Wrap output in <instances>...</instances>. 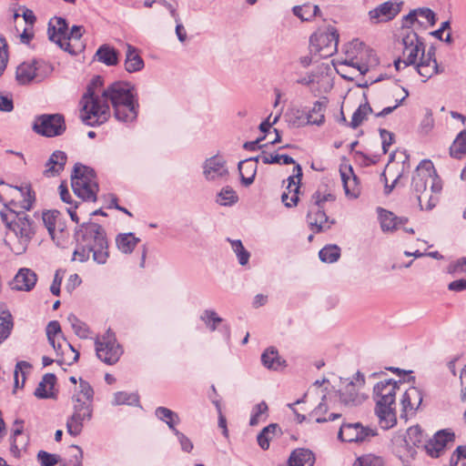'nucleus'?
<instances>
[{"instance_id": "obj_1", "label": "nucleus", "mask_w": 466, "mask_h": 466, "mask_svg": "<svg viewBox=\"0 0 466 466\" xmlns=\"http://www.w3.org/2000/svg\"><path fill=\"white\" fill-rule=\"evenodd\" d=\"M76 247L73 259L86 262L92 253L93 259L98 264H105L108 258V243L104 228L95 223L86 222L76 230Z\"/></svg>"}, {"instance_id": "obj_2", "label": "nucleus", "mask_w": 466, "mask_h": 466, "mask_svg": "<svg viewBox=\"0 0 466 466\" xmlns=\"http://www.w3.org/2000/svg\"><path fill=\"white\" fill-rule=\"evenodd\" d=\"M102 102L108 104L110 101L115 117L118 121L131 123L137 119L139 105L128 83H113L102 92Z\"/></svg>"}, {"instance_id": "obj_3", "label": "nucleus", "mask_w": 466, "mask_h": 466, "mask_svg": "<svg viewBox=\"0 0 466 466\" xmlns=\"http://www.w3.org/2000/svg\"><path fill=\"white\" fill-rule=\"evenodd\" d=\"M400 384V381L390 379L378 382L373 388L375 413L384 430L390 429L397 423L395 400Z\"/></svg>"}, {"instance_id": "obj_4", "label": "nucleus", "mask_w": 466, "mask_h": 466, "mask_svg": "<svg viewBox=\"0 0 466 466\" xmlns=\"http://www.w3.org/2000/svg\"><path fill=\"white\" fill-rule=\"evenodd\" d=\"M0 217L5 227L14 233L15 242L13 244V251L16 255L24 254L37 231L35 219L25 211L17 212L10 209V213L0 211Z\"/></svg>"}, {"instance_id": "obj_5", "label": "nucleus", "mask_w": 466, "mask_h": 466, "mask_svg": "<svg viewBox=\"0 0 466 466\" xmlns=\"http://www.w3.org/2000/svg\"><path fill=\"white\" fill-rule=\"evenodd\" d=\"M103 86V78L96 76L87 85L86 91L83 95L80 104L82 106L81 119L87 126H97L105 123L109 116L108 104L103 100V96L96 94V89Z\"/></svg>"}, {"instance_id": "obj_6", "label": "nucleus", "mask_w": 466, "mask_h": 466, "mask_svg": "<svg viewBox=\"0 0 466 466\" xmlns=\"http://www.w3.org/2000/svg\"><path fill=\"white\" fill-rule=\"evenodd\" d=\"M94 390L90 384L80 379L78 390L72 396L73 413L66 421L67 432L72 436L81 433L85 420L93 415Z\"/></svg>"}, {"instance_id": "obj_7", "label": "nucleus", "mask_w": 466, "mask_h": 466, "mask_svg": "<svg viewBox=\"0 0 466 466\" xmlns=\"http://www.w3.org/2000/svg\"><path fill=\"white\" fill-rule=\"evenodd\" d=\"M71 185L74 193L84 200L96 201L98 184L96 173L89 167L76 163L71 174Z\"/></svg>"}, {"instance_id": "obj_8", "label": "nucleus", "mask_w": 466, "mask_h": 466, "mask_svg": "<svg viewBox=\"0 0 466 466\" xmlns=\"http://www.w3.org/2000/svg\"><path fill=\"white\" fill-rule=\"evenodd\" d=\"M428 185L432 193L439 194L442 188L441 181L438 177L431 160L424 159L417 167L412 177L411 187L422 207V195L426 192Z\"/></svg>"}, {"instance_id": "obj_9", "label": "nucleus", "mask_w": 466, "mask_h": 466, "mask_svg": "<svg viewBox=\"0 0 466 466\" xmlns=\"http://www.w3.org/2000/svg\"><path fill=\"white\" fill-rule=\"evenodd\" d=\"M339 33L333 26L315 32L309 38L311 51L321 57H328L337 52Z\"/></svg>"}, {"instance_id": "obj_10", "label": "nucleus", "mask_w": 466, "mask_h": 466, "mask_svg": "<svg viewBox=\"0 0 466 466\" xmlns=\"http://www.w3.org/2000/svg\"><path fill=\"white\" fill-rule=\"evenodd\" d=\"M32 128L40 136L55 137L63 135L66 126L62 114H43L35 117Z\"/></svg>"}, {"instance_id": "obj_11", "label": "nucleus", "mask_w": 466, "mask_h": 466, "mask_svg": "<svg viewBox=\"0 0 466 466\" xmlns=\"http://www.w3.org/2000/svg\"><path fill=\"white\" fill-rule=\"evenodd\" d=\"M96 351L97 358L108 365L116 363L123 353L114 333L109 330L96 341Z\"/></svg>"}, {"instance_id": "obj_12", "label": "nucleus", "mask_w": 466, "mask_h": 466, "mask_svg": "<svg viewBox=\"0 0 466 466\" xmlns=\"http://www.w3.org/2000/svg\"><path fill=\"white\" fill-rule=\"evenodd\" d=\"M377 435L376 429L370 426H363L360 422L342 424L339 438L347 442H363L369 441Z\"/></svg>"}, {"instance_id": "obj_13", "label": "nucleus", "mask_w": 466, "mask_h": 466, "mask_svg": "<svg viewBox=\"0 0 466 466\" xmlns=\"http://www.w3.org/2000/svg\"><path fill=\"white\" fill-rule=\"evenodd\" d=\"M404 66L416 64L419 54L424 51V43L413 30L406 29L402 35Z\"/></svg>"}, {"instance_id": "obj_14", "label": "nucleus", "mask_w": 466, "mask_h": 466, "mask_svg": "<svg viewBox=\"0 0 466 466\" xmlns=\"http://www.w3.org/2000/svg\"><path fill=\"white\" fill-rule=\"evenodd\" d=\"M355 380H346L343 388L339 390L340 401L345 405H358L363 400L359 390L364 385V375L358 371Z\"/></svg>"}, {"instance_id": "obj_15", "label": "nucleus", "mask_w": 466, "mask_h": 466, "mask_svg": "<svg viewBox=\"0 0 466 466\" xmlns=\"http://www.w3.org/2000/svg\"><path fill=\"white\" fill-rule=\"evenodd\" d=\"M44 62L33 60L24 62L16 68L15 78L20 85H27L33 81L41 82L45 75L41 73Z\"/></svg>"}, {"instance_id": "obj_16", "label": "nucleus", "mask_w": 466, "mask_h": 466, "mask_svg": "<svg viewBox=\"0 0 466 466\" xmlns=\"http://www.w3.org/2000/svg\"><path fill=\"white\" fill-rule=\"evenodd\" d=\"M67 23L66 19L62 17L56 18V23L52 22L48 25V38L56 43L61 49L74 54L75 50L69 43V37H67Z\"/></svg>"}, {"instance_id": "obj_17", "label": "nucleus", "mask_w": 466, "mask_h": 466, "mask_svg": "<svg viewBox=\"0 0 466 466\" xmlns=\"http://www.w3.org/2000/svg\"><path fill=\"white\" fill-rule=\"evenodd\" d=\"M422 400L423 394L420 389L416 387H410L405 390L400 400V404L402 407L400 418L407 420L409 416L414 415L416 410L420 406Z\"/></svg>"}, {"instance_id": "obj_18", "label": "nucleus", "mask_w": 466, "mask_h": 466, "mask_svg": "<svg viewBox=\"0 0 466 466\" xmlns=\"http://www.w3.org/2000/svg\"><path fill=\"white\" fill-rule=\"evenodd\" d=\"M453 439V433L441 430L435 433L432 439L426 441L423 447L429 456L439 458L444 452L447 444Z\"/></svg>"}, {"instance_id": "obj_19", "label": "nucleus", "mask_w": 466, "mask_h": 466, "mask_svg": "<svg viewBox=\"0 0 466 466\" xmlns=\"http://www.w3.org/2000/svg\"><path fill=\"white\" fill-rule=\"evenodd\" d=\"M0 185L5 186V190L2 193H0V202L4 204L5 212L10 213V209H13L12 206H15L14 200L8 201L5 196L15 190H18L22 194L26 193V197L22 201V208L25 210H29L32 208L33 203L35 201V193L31 190L30 187H12L9 185H5L4 181H0Z\"/></svg>"}, {"instance_id": "obj_20", "label": "nucleus", "mask_w": 466, "mask_h": 466, "mask_svg": "<svg viewBox=\"0 0 466 466\" xmlns=\"http://www.w3.org/2000/svg\"><path fill=\"white\" fill-rule=\"evenodd\" d=\"M307 222L314 233H319L329 229L334 223V220H329L324 208H319L318 206H309Z\"/></svg>"}, {"instance_id": "obj_21", "label": "nucleus", "mask_w": 466, "mask_h": 466, "mask_svg": "<svg viewBox=\"0 0 466 466\" xmlns=\"http://www.w3.org/2000/svg\"><path fill=\"white\" fill-rule=\"evenodd\" d=\"M203 169V174L208 180H217L228 175L226 161L219 156L208 158L204 163Z\"/></svg>"}, {"instance_id": "obj_22", "label": "nucleus", "mask_w": 466, "mask_h": 466, "mask_svg": "<svg viewBox=\"0 0 466 466\" xmlns=\"http://www.w3.org/2000/svg\"><path fill=\"white\" fill-rule=\"evenodd\" d=\"M400 5L392 1L385 2L369 12L370 18L374 23L390 21L400 12Z\"/></svg>"}, {"instance_id": "obj_23", "label": "nucleus", "mask_w": 466, "mask_h": 466, "mask_svg": "<svg viewBox=\"0 0 466 466\" xmlns=\"http://www.w3.org/2000/svg\"><path fill=\"white\" fill-rule=\"evenodd\" d=\"M339 173L345 194L348 197L357 198L360 194V187L359 178L354 174L351 166H340Z\"/></svg>"}, {"instance_id": "obj_24", "label": "nucleus", "mask_w": 466, "mask_h": 466, "mask_svg": "<svg viewBox=\"0 0 466 466\" xmlns=\"http://www.w3.org/2000/svg\"><path fill=\"white\" fill-rule=\"evenodd\" d=\"M37 281L36 273L31 268H22L15 274L12 285L13 289L21 291H30Z\"/></svg>"}, {"instance_id": "obj_25", "label": "nucleus", "mask_w": 466, "mask_h": 466, "mask_svg": "<svg viewBox=\"0 0 466 466\" xmlns=\"http://www.w3.org/2000/svg\"><path fill=\"white\" fill-rule=\"evenodd\" d=\"M380 228L383 232H393L399 228L400 225L408 221L406 217H397L391 211L386 210L382 208L377 209Z\"/></svg>"}, {"instance_id": "obj_26", "label": "nucleus", "mask_w": 466, "mask_h": 466, "mask_svg": "<svg viewBox=\"0 0 466 466\" xmlns=\"http://www.w3.org/2000/svg\"><path fill=\"white\" fill-rule=\"evenodd\" d=\"M126 57L124 67L128 73H136L141 71L145 66V62L137 47L130 44H127Z\"/></svg>"}, {"instance_id": "obj_27", "label": "nucleus", "mask_w": 466, "mask_h": 466, "mask_svg": "<svg viewBox=\"0 0 466 466\" xmlns=\"http://www.w3.org/2000/svg\"><path fill=\"white\" fill-rule=\"evenodd\" d=\"M67 156L64 151L56 150L46 162V168L44 171L46 177H55L64 170Z\"/></svg>"}, {"instance_id": "obj_28", "label": "nucleus", "mask_w": 466, "mask_h": 466, "mask_svg": "<svg viewBox=\"0 0 466 466\" xmlns=\"http://www.w3.org/2000/svg\"><path fill=\"white\" fill-rule=\"evenodd\" d=\"M261 362L265 368L272 370H279L286 367V360L279 355V351L274 347L264 350L261 355Z\"/></svg>"}, {"instance_id": "obj_29", "label": "nucleus", "mask_w": 466, "mask_h": 466, "mask_svg": "<svg viewBox=\"0 0 466 466\" xmlns=\"http://www.w3.org/2000/svg\"><path fill=\"white\" fill-rule=\"evenodd\" d=\"M56 382V377L55 374H45L42 378V380L39 382L37 388L35 389V395L39 399L54 398L55 393L53 390Z\"/></svg>"}, {"instance_id": "obj_30", "label": "nucleus", "mask_w": 466, "mask_h": 466, "mask_svg": "<svg viewBox=\"0 0 466 466\" xmlns=\"http://www.w3.org/2000/svg\"><path fill=\"white\" fill-rule=\"evenodd\" d=\"M118 56L119 53L116 49L104 44L96 50L95 58L108 66H113L118 64Z\"/></svg>"}, {"instance_id": "obj_31", "label": "nucleus", "mask_w": 466, "mask_h": 466, "mask_svg": "<svg viewBox=\"0 0 466 466\" xmlns=\"http://www.w3.org/2000/svg\"><path fill=\"white\" fill-rule=\"evenodd\" d=\"M314 462V454L306 449L295 450L289 459V466H313Z\"/></svg>"}, {"instance_id": "obj_32", "label": "nucleus", "mask_w": 466, "mask_h": 466, "mask_svg": "<svg viewBox=\"0 0 466 466\" xmlns=\"http://www.w3.org/2000/svg\"><path fill=\"white\" fill-rule=\"evenodd\" d=\"M238 167L242 184L246 187L250 186L254 182L257 172L256 163L251 159H244L238 163Z\"/></svg>"}, {"instance_id": "obj_33", "label": "nucleus", "mask_w": 466, "mask_h": 466, "mask_svg": "<svg viewBox=\"0 0 466 466\" xmlns=\"http://www.w3.org/2000/svg\"><path fill=\"white\" fill-rule=\"evenodd\" d=\"M46 336L50 345L54 348L56 354H63L62 350V343L59 341V337H61V327L58 321L52 320L46 326Z\"/></svg>"}, {"instance_id": "obj_34", "label": "nucleus", "mask_w": 466, "mask_h": 466, "mask_svg": "<svg viewBox=\"0 0 466 466\" xmlns=\"http://www.w3.org/2000/svg\"><path fill=\"white\" fill-rule=\"evenodd\" d=\"M327 101H316L307 114V124L321 126L325 122L324 112Z\"/></svg>"}, {"instance_id": "obj_35", "label": "nucleus", "mask_w": 466, "mask_h": 466, "mask_svg": "<svg viewBox=\"0 0 466 466\" xmlns=\"http://www.w3.org/2000/svg\"><path fill=\"white\" fill-rule=\"evenodd\" d=\"M139 242L133 233L119 234L116 238L117 248L125 254H130Z\"/></svg>"}, {"instance_id": "obj_36", "label": "nucleus", "mask_w": 466, "mask_h": 466, "mask_svg": "<svg viewBox=\"0 0 466 466\" xmlns=\"http://www.w3.org/2000/svg\"><path fill=\"white\" fill-rule=\"evenodd\" d=\"M325 399L326 395L322 394L321 402L309 413V416L315 418V420L318 423L332 421L341 416L339 413H330L328 417L324 416L328 411V405L325 402Z\"/></svg>"}, {"instance_id": "obj_37", "label": "nucleus", "mask_w": 466, "mask_h": 466, "mask_svg": "<svg viewBox=\"0 0 466 466\" xmlns=\"http://www.w3.org/2000/svg\"><path fill=\"white\" fill-rule=\"evenodd\" d=\"M280 431V428L277 423H271L265 427L257 436L258 446L267 451L269 448L270 441Z\"/></svg>"}, {"instance_id": "obj_38", "label": "nucleus", "mask_w": 466, "mask_h": 466, "mask_svg": "<svg viewBox=\"0 0 466 466\" xmlns=\"http://www.w3.org/2000/svg\"><path fill=\"white\" fill-rule=\"evenodd\" d=\"M155 415L158 420L167 423L172 431L177 430L176 425L180 422L178 414L166 407L157 408L155 410Z\"/></svg>"}, {"instance_id": "obj_39", "label": "nucleus", "mask_w": 466, "mask_h": 466, "mask_svg": "<svg viewBox=\"0 0 466 466\" xmlns=\"http://www.w3.org/2000/svg\"><path fill=\"white\" fill-rule=\"evenodd\" d=\"M367 61L366 62H358L351 60L349 65L357 68L361 75H365L370 67H375L379 64V58L377 57L376 53L372 49H367Z\"/></svg>"}, {"instance_id": "obj_40", "label": "nucleus", "mask_w": 466, "mask_h": 466, "mask_svg": "<svg viewBox=\"0 0 466 466\" xmlns=\"http://www.w3.org/2000/svg\"><path fill=\"white\" fill-rule=\"evenodd\" d=\"M450 154L452 157L461 158L466 154V129H462L457 135L450 147Z\"/></svg>"}, {"instance_id": "obj_41", "label": "nucleus", "mask_w": 466, "mask_h": 466, "mask_svg": "<svg viewBox=\"0 0 466 466\" xmlns=\"http://www.w3.org/2000/svg\"><path fill=\"white\" fill-rule=\"evenodd\" d=\"M405 442L407 445H413L416 447L424 446L425 436L419 425L410 427L405 436Z\"/></svg>"}, {"instance_id": "obj_42", "label": "nucleus", "mask_w": 466, "mask_h": 466, "mask_svg": "<svg viewBox=\"0 0 466 466\" xmlns=\"http://www.w3.org/2000/svg\"><path fill=\"white\" fill-rule=\"evenodd\" d=\"M13 326L14 323L11 313L3 310L0 314V345L10 336Z\"/></svg>"}, {"instance_id": "obj_43", "label": "nucleus", "mask_w": 466, "mask_h": 466, "mask_svg": "<svg viewBox=\"0 0 466 466\" xmlns=\"http://www.w3.org/2000/svg\"><path fill=\"white\" fill-rule=\"evenodd\" d=\"M238 197L231 187H224L217 195V202L221 206H232L237 203Z\"/></svg>"}, {"instance_id": "obj_44", "label": "nucleus", "mask_w": 466, "mask_h": 466, "mask_svg": "<svg viewBox=\"0 0 466 466\" xmlns=\"http://www.w3.org/2000/svg\"><path fill=\"white\" fill-rule=\"evenodd\" d=\"M371 112L372 108L367 101L364 104L360 105L352 115L350 126L354 129L357 128L366 119L368 114Z\"/></svg>"}, {"instance_id": "obj_45", "label": "nucleus", "mask_w": 466, "mask_h": 466, "mask_svg": "<svg viewBox=\"0 0 466 466\" xmlns=\"http://www.w3.org/2000/svg\"><path fill=\"white\" fill-rule=\"evenodd\" d=\"M321 261L326 263H333L340 257V248L336 245H329L321 248L319 252Z\"/></svg>"}, {"instance_id": "obj_46", "label": "nucleus", "mask_w": 466, "mask_h": 466, "mask_svg": "<svg viewBox=\"0 0 466 466\" xmlns=\"http://www.w3.org/2000/svg\"><path fill=\"white\" fill-rule=\"evenodd\" d=\"M67 321L70 323L74 332L76 336L81 339H86L89 335V329L87 325L81 321L76 315L69 314L67 317Z\"/></svg>"}, {"instance_id": "obj_47", "label": "nucleus", "mask_w": 466, "mask_h": 466, "mask_svg": "<svg viewBox=\"0 0 466 466\" xmlns=\"http://www.w3.org/2000/svg\"><path fill=\"white\" fill-rule=\"evenodd\" d=\"M139 403V397L134 392L118 391L114 395V405H135L137 406Z\"/></svg>"}, {"instance_id": "obj_48", "label": "nucleus", "mask_w": 466, "mask_h": 466, "mask_svg": "<svg viewBox=\"0 0 466 466\" xmlns=\"http://www.w3.org/2000/svg\"><path fill=\"white\" fill-rule=\"evenodd\" d=\"M200 319L211 330L215 331L223 319L213 309H206L200 316Z\"/></svg>"}, {"instance_id": "obj_49", "label": "nucleus", "mask_w": 466, "mask_h": 466, "mask_svg": "<svg viewBox=\"0 0 466 466\" xmlns=\"http://www.w3.org/2000/svg\"><path fill=\"white\" fill-rule=\"evenodd\" d=\"M231 248L233 251L235 252L238 262L241 266H245L248 263L250 254L249 252L244 248L241 240H230Z\"/></svg>"}, {"instance_id": "obj_50", "label": "nucleus", "mask_w": 466, "mask_h": 466, "mask_svg": "<svg viewBox=\"0 0 466 466\" xmlns=\"http://www.w3.org/2000/svg\"><path fill=\"white\" fill-rule=\"evenodd\" d=\"M59 211L57 210H48L43 212L42 220L46 228L49 235L54 238L55 230H56V222L59 216Z\"/></svg>"}, {"instance_id": "obj_51", "label": "nucleus", "mask_w": 466, "mask_h": 466, "mask_svg": "<svg viewBox=\"0 0 466 466\" xmlns=\"http://www.w3.org/2000/svg\"><path fill=\"white\" fill-rule=\"evenodd\" d=\"M15 428L13 431L12 442H11V451L14 454L19 452L20 449L25 444V442H21L18 441V437L23 432V421L16 420L15 421Z\"/></svg>"}, {"instance_id": "obj_52", "label": "nucleus", "mask_w": 466, "mask_h": 466, "mask_svg": "<svg viewBox=\"0 0 466 466\" xmlns=\"http://www.w3.org/2000/svg\"><path fill=\"white\" fill-rule=\"evenodd\" d=\"M352 466H384L383 460L373 454H366L359 457Z\"/></svg>"}, {"instance_id": "obj_53", "label": "nucleus", "mask_w": 466, "mask_h": 466, "mask_svg": "<svg viewBox=\"0 0 466 466\" xmlns=\"http://www.w3.org/2000/svg\"><path fill=\"white\" fill-rule=\"evenodd\" d=\"M416 69L420 76L425 78L423 80L424 82L431 78L432 76L441 72V70L439 69L437 62H434L432 65L417 64Z\"/></svg>"}, {"instance_id": "obj_54", "label": "nucleus", "mask_w": 466, "mask_h": 466, "mask_svg": "<svg viewBox=\"0 0 466 466\" xmlns=\"http://www.w3.org/2000/svg\"><path fill=\"white\" fill-rule=\"evenodd\" d=\"M268 405L265 401H261L256 404L252 410L249 425L256 426L258 424L260 416L265 415L268 412Z\"/></svg>"}, {"instance_id": "obj_55", "label": "nucleus", "mask_w": 466, "mask_h": 466, "mask_svg": "<svg viewBox=\"0 0 466 466\" xmlns=\"http://www.w3.org/2000/svg\"><path fill=\"white\" fill-rule=\"evenodd\" d=\"M302 177V168L300 165L297 164L294 167V175L289 177L288 178V186L286 187V192L289 195L293 194V188L295 187H299V183Z\"/></svg>"}, {"instance_id": "obj_56", "label": "nucleus", "mask_w": 466, "mask_h": 466, "mask_svg": "<svg viewBox=\"0 0 466 466\" xmlns=\"http://www.w3.org/2000/svg\"><path fill=\"white\" fill-rule=\"evenodd\" d=\"M37 459L41 466H56L60 461L59 455L51 454L45 451H40L37 453Z\"/></svg>"}, {"instance_id": "obj_57", "label": "nucleus", "mask_w": 466, "mask_h": 466, "mask_svg": "<svg viewBox=\"0 0 466 466\" xmlns=\"http://www.w3.org/2000/svg\"><path fill=\"white\" fill-rule=\"evenodd\" d=\"M299 187H295L293 188V194L289 195L286 191H284L281 195V201L287 208H292L297 206L299 202Z\"/></svg>"}, {"instance_id": "obj_58", "label": "nucleus", "mask_w": 466, "mask_h": 466, "mask_svg": "<svg viewBox=\"0 0 466 466\" xmlns=\"http://www.w3.org/2000/svg\"><path fill=\"white\" fill-rule=\"evenodd\" d=\"M310 11V4L296 5L292 8L293 14L299 18H300L302 21L312 20Z\"/></svg>"}, {"instance_id": "obj_59", "label": "nucleus", "mask_w": 466, "mask_h": 466, "mask_svg": "<svg viewBox=\"0 0 466 466\" xmlns=\"http://www.w3.org/2000/svg\"><path fill=\"white\" fill-rule=\"evenodd\" d=\"M173 433L177 438L182 451L186 452H190L193 449V443L192 441L182 432H180L178 430H176L173 431Z\"/></svg>"}, {"instance_id": "obj_60", "label": "nucleus", "mask_w": 466, "mask_h": 466, "mask_svg": "<svg viewBox=\"0 0 466 466\" xmlns=\"http://www.w3.org/2000/svg\"><path fill=\"white\" fill-rule=\"evenodd\" d=\"M6 47L7 45L5 40L4 38H0V76L4 73L8 61Z\"/></svg>"}, {"instance_id": "obj_61", "label": "nucleus", "mask_w": 466, "mask_h": 466, "mask_svg": "<svg viewBox=\"0 0 466 466\" xmlns=\"http://www.w3.org/2000/svg\"><path fill=\"white\" fill-rule=\"evenodd\" d=\"M434 127V119L432 116L431 111L428 110L420 122V130L421 132L427 134L429 133Z\"/></svg>"}, {"instance_id": "obj_62", "label": "nucleus", "mask_w": 466, "mask_h": 466, "mask_svg": "<svg viewBox=\"0 0 466 466\" xmlns=\"http://www.w3.org/2000/svg\"><path fill=\"white\" fill-rule=\"evenodd\" d=\"M14 109L13 99L11 96L4 95L0 92V111L11 112Z\"/></svg>"}, {"instance_id": "obj_63", "label": "nucleus", "mask_w": 466, "mask_h": 466, "mask_svg": "<svg viewBox=\"0 0 466 466\" xmlns=\"http://www.w3.org/2000/svg\"><path fill=\"white\" fill-rule=\"evenodd\" d=\"M380 137L382 139V150L386 154L389 150V147L393 142V134L387 131L386 129H380Z\"/></svg>"}, {"instance_id": "obj_64", "label": "nucleus", "mask_w": 466, "mask_h": 466, "mask_svg": "<svg viewBox=\"0 0 466 466\" xmlns=\"http://www.w3.org/2000/svg\"><path fill=\"white\" fill-rule=\"evenodd\" d=\"M63 280V275L60 270H56L54 276L53 282L50 286V291L55 296H59L60 294V287Z\"/></svg>"}]
</instances>
